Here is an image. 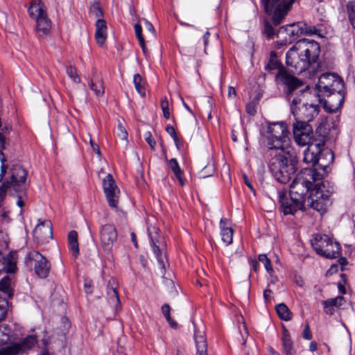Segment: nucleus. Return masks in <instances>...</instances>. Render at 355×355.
<instances>
[{
	"label": "nucleus",
	"mask_w": 355,
	"mask_h": 355,
	"mask_svg": "<svg viewBox=\"0 0 355 355\" xmlns=\"http://www.w3.org/2000/svg\"><path fill=\"white\" fill-rule=\"evenodd\" d=\"M117 232L114 225L106 224L101 225L100 228V239L102 248L105 252L110 253L114 243L117 240Z\"/></svg>",
	"instance_id": "nucleus-14"
},
{
	"label": "nucleus",
	"mask_w": 355,
	"mask_h": 355,
	"mask_svg": "<svg viewBox=\"0 0 355 355\" xmlns=\"http://www.w3.org/2000/svg\"><path fill=\"white\" fill-rule=\"evenodd\" d=\"M103 187L109 206L116 208L118 204L119 189L111 174H107L103 180Z\"/></svg>",
	"instance_id": "nucleus-16"
},
{
	"label": "nucleus",
	"mask_w": 355,
	"mask_h": 355,
	"mask_svg": "<svg viewBox=\"0 0 355 355\" xmlns=\"http://www.w3.org/2000/svg\"><path fill=\"white\" fill-rule=\"evenodd\" d=\"M258 259L259 261L261 262L264 265V267L268 273L271 274L273 272L270 260L267 257L266 254H259Z\"/></svg>",
	"instance_id": "nucleus-41"
},
{
	"label": "nucleus",
	"mask_w": 355,
	"mask_h": 355,
	"mask_svg": "<svg viewBox=\"0 0 355 355\" xmlns=\"http://www.w3.org/2000/svg\"><path fill=\"white\" fill-rule=\"evenodd\" d=\"M279 202L281 205V209L285 215L294 214L297 210H304V203L295 200L294 197L288 196L286 193H279Z\"/></svg>",
	"instance_id": "nucleus-18"
},
{
	"label": "nucleus",
	"mask_w": 355,
	"mask_h": 355,
	"mask_svg": "<svg viewBox=\"0 0 355 355\" xmlns=\"http://www.w3.org/2000/svg\"><path fill=\"white\" fill-rule=\"evenodd\" d=\"M303 35H318L319 37H323L322 31L320 28L315 26H309L303 23Z\"/></svg>",
	"instance_id": "nucleus-35"
},
{
	"label": "nucleus",
	"mask_w": 355,
	"mask_h": 355,
	"mask_svg": "<svg viewBox=\"0 0 355 355\" xmlns=\"http://www.w3.org/2000/svg\"><path fill=\"white\" fill-rule=\"evenodd\" d=\"M133 83L137 92L141 96H145L146 92L144 85H142V78L140 74L137 73L134 76Z\"/></svg>",
	"instance_id": "nucleus-38"
},
{
	"label": "nucleus",
	"mask_w": 355,
	"mask_h": 355,
	"mask_svg": "<svg viewBox=\"0 0 355 355\" xmlns=\"http://www.w3.org/2000/svg\"><path fill=\"white\" fill-rule=\"evenodd\" d=\"M320 174L312 168H304L293 180L289 194L295 200H300L304 204L307 200V194L311 193L313 182L319 178Z\"/></svg>",
	"instance_id": "nucleus-4"
},
{
	"label": "nucleus",
	"mask_w": 355,
	"mask_h": 355,
	"mask_svg": "<svg viewBox=\"0 0 355 355\" xmlns=\"http://www.w3.org/2000/svg\"><path fill=\"white\" fill-rule=\"evenodd\" d=\"M302 336L304 339L306 340H311L312 338V335L308 324L306 326L305 329L303 331Z\"/></svg>",
	"instance_id": "nucleus-52"
},
{
	"label": "nucleus",
	"mask_w": 355,
	"mask_h": 355,
	"mask_svg": "<svg viewBox=\"0 0 355 355\" xmlns=\"http://www.w3.org/2000/svg\"><path fill=\"white\" fill-rule=\"evenodd\" d=\"M28 12L30 17L36 21V29L39 35H47L51 30V22L43 10L41 2H32Z\"/></svg>",
	"instance_id": "nucleus-9"
},
{
	"label": "nucleus",
	"mask_w": 355,
	"mask_h": 355,
	"mask_svg": "<svg viewBox=\"0 0 355 355\" xmlns=\"http://www.w3.org/2000/svg\"><path fill=\"white\" fill-rule=\"evenodd\" d=\"M9 178H7L3 182H8V186L18 192L21 190V186L25 183L26 180V171L20 165H13L9 171Z\"/></svg>",
	"instance_id": "nucleus-15"
},
{
	"label": "nucleus",
	"mask_w": 355,
	"mask_h": 355,
	"mask_svg": "<svg viewBox=\"0 0 355 355\" xmlns=\"http://www.w3.org/2000/svg\"><path fill=\"white\" fill-rule=\"evenodd\" d=\"M34 236L41 242L53 238V228L50 220L40 221L33 231Z\"/></svg>",
	"instance_id": "nucleus-21"
},
{
	"label": "nucleus",
	"mask_w": 355,
	"mask_h": 355,
	"mask_svg": "<svg viewBox=\"0 0 355 355\" xmlns=\"http://www.w3.org/2000/svg\"><path fill=\"white\" fill-rule=\"evenodd\" d=\"M90 11H91L92 14L94 15L97 18V19H102L103 14L101 9L100 8L98 4H97V3L94 4L91 7Z\"/></svg>",
	"instance_id": "nucleus-44"
},
{
	"label": "nucleus",
	"mask_w": 355,
	"mask_h": 355,
	"mask_svg": "<svg viewBox=\"0 0 355 355\" xmlns=\"http://www.w3.org/2000/svg\"><path fill=\"white\" fill-rule=\"evenodd\" d=\"M0 161L1 162V173H0V182L3 180V178L7 173L8 165L6 164V159L5 157L4 154L1 150H0Z\"/></svg>",
	"instance_id": "nucleus-42"
},
{
	"label": "nucleus",
	"mask_w": 355,
	"mask_h": 355,
	"mask_svg": "<svg viewBox=\"0 0 355 355\" xmlns=\"http://www.w3.org/2000/svg\"><path fill=\"white\" fill-rule=\"evenodd\" d=\"M279 25H275L272 22V27L274 31V34L271 37H266L268 40L273 39L275 36H276L282 43H291V40H289V36L288 35V28L287 26H282L279 27L278 29H276V27Z\"/></svg>",
	"instance_id": "nucleus-26"
},
{
	"label": "nucleus",
	"mask_w": 355,
	"mask_h": 355,
	"mask_svg": "<svg viewBox=\"0 0 355 355\" xmlns=\"http://www.w3.org/2000/svg\"><path fill=\"white\" fill-rule=\"evenodd\" d=\"M311 245L317 254L326 258L333 259L340 254V244L326 234H317L311 241Z\"/></svg>",
	"instance_id": "nucleus-8"
},
{
	"label": "nucleus",
	"mask_w": 355,
	"mask_h": 355,
	"mask_svg": "<svg viewBox=\"0 0 355 355\" xmlns=\"http://www.w3.org/2000/svg\"><path fill=\"white\" fill-rule=\"evenodd\" d=\"M168 166L173 172L175 177L178 178L180 184L183 186L184 185V181L182 177L183 171L180 168L179 164L175 158H172L168 162Z\"/></svg>",
	"instance_id": "nucleus-31"
},
{
	"label": "nucleus",
	"mask_w": 355,
	"mask_h": 355,
	"mask_svg": "<svg viewBox=\"0 0 355 355\" xmlns=\"http://www.w3.org/2000/svg\"><path fill=\"white\" fill-rule=\"evenodd\" d=\"M275 310L277 315L281 320L289 321L292 319L293 313L284 303L277 304Z\"/></svg>",
	"instance_id": "nucleus-30"
},
{
	"label": "nucleus",
	"mask_w": 355,
	"mask_h": 355,
	"mask_svg": "<svg viewBox=\"0 0 355 355\" xmlns=\"http://www.w3.org/2000/svg\"><path fill=\"white\" fill-rule=\"evenodd\" d=\"M288 130L284 122L268 123L263 132L268 148V168L275 179L287 183L297 170L298 160L288 150Z\"/></svg>",
	"instance_id": "nucleus-1"
},
{
	"label": "nucleus",
	"mask_w": 355,
	"mask_h": 355,
	"mask_svg": "<svg viewBox=\"0 0 355 355\" xmlns=\"http://www.w3.org/2000/svg\"><path fill=\"white\" fill-rule=\"evenodd\" d=\"M210 35V33L209 31H206V33L203 35V42L204 45L206 46L208 44L209 37Z\"/></svg>",
	"instance_id": "nucleus-62"
},
{
	"label": "nucleus",
	"mask_w": 355,
	"mask_h": 355,
	"mask_svg": "<svg viewBox=\"0 0 355 355\" xmlns=\"http://www.w3.org/2000/svg\"><path fill=\"white\" fill-rule=\"evenodd\" d=\"M194 338L196 347V355H207V344L203 331H196Z\"/></svg>",
	"instance_id": "nucleus-24"
},
{
	"label": "nucleus",
	"mask_w": 355,
	"mask_h": 355,
	"mask_svg": "<svg viewBox=\"0 0 355 355\" xmlns=\"http://www.w3.org/2000/svg\"><path fill=\"white\" fill-rule=\"evenodd\" d=\"M2 355H17L22 353L20 345L17 343H13L4 347L1 352Z\"/></svg>",
	"instance_id": "nucleus-36"
},
{
	"label": "nucleus",
	"mask_w": 355,
	"mask_h": 355,
	"mask_svg": "<svg viewBox=\"0 0 355 355\" xmlns=\"http://www.w3.org/2000/svg\"><path fill=\"white\" fill-rule=\"evenodd\" d=\"M134 28L137 40L144 38L142 35V28L141 24L137 23L135 25Z\"/></svg>",
	"instance_id": "nucleus-49"
},
{
	"label": "nucleus",
	"mask_w": 355,
	"mask_h": 355,
	"mask_svg": "<svg viewBox=\"0 0 355 355\" xmlns=\"http://www.w3.org/2000/svg\"><path fill=\"white\" fill-rule=\"evenodd\" d=\"M139 42V44H140V46L141 47L142 49V51L144 53H146V43H145V40L144 38H142V39H139L138 40Z\"/></svg>",
	"instance_id": "nucleus-60"
},
{
	"label": "nucleus",
	"mask_w": 355,
	"mask_h": 355,
	"mask_svg": "<svg viewBox=\"0 0 355 355\" xmlns=\"http://www.w3.org/2000/svg\"><path fill=\"white\" fill-rule=\"evenodd\" d=\"M324 304V309L326 313L329 315H333L335 312V309L333 306H331V304H326L325 301L323 302Z\"/></svg>",
	"instance_id": "nucleus-51"
},
{
	"label": "nucleus",
	"mask_w": 355,
	"mask_h": 355,
	"mask_svg": "<svg viewBox=\"0 0 355 355\" xmlns=\"http://www.w3.org/2000/svg\"><path fill=\"white\" fill-rule=\"evenodd\" d=\"M66 73L75 83H80L81 80L77 73L76 68L73 65L66 67Z\"/></svg>",
	"instance_id": "nucleus-40"
},
{
	"label": "nucleus",
	"mask_w": 355,
	"mask_h": 355,
	"mask_svg": "<svg viewBox=\"0 0 355 355\" xmlns=\"http://www.w3.org/2000/svg\"><path fill=\"white\" fill-rule=\"evenodd\" d=\"M282 341L284 351L286 355H294L293 341L290 337L288 331L284 327L282 332Z\"/></svg>",
	"instance_id": "nucleus-28"
},
{
	"label": "nucleus",
	"mask_w": 355,
	"mask_h": 355,
	"mask_svg": "<svg viewBox=\"0 0 355 355\" xmlns=\"http://www.w3.org/2000/svg\"><path fill=\"white\" fill-rule=\"evenodd\" d=\"M318 42L302 39L295 42L286 54V64L293 73L300 74L305 71L313 74L321 68Z\"/></svg>",
	"instance_id": "nucleus-2"
},
{
	"label": "nucleus",
	"mask_w": 355,
	"mask_h": 355,
	"mask_svg": "<svg viewBox=\"0 0 355 355\" xmlns=\"http://www.w3.org/2000/svg\"><path fill=\"white\" fill-rule=\"evenodd\" d=\"M319 113V107L313 104L303 103L301 107H299L297 115L295 116V120L304 121L309 123Z\"/></svg>",
	"instance_id": "nucleus-22"
},
{
	"label": "nucleus",
	"mask_w": 355,
	"mask_h": 355,
	"mask_svg": "<svg viewBox=\"0 0 355 355\" xmlns=\"http://www.w3.org/2000/svg\"><path fill=\"white\" fill-rule=\"evenodd\" d=\"M229 223V220L227 218H222L220 220V231H223L224 229H228L230 227L227 226Z\"/></svg>",
	"instance_id": "nucleus-53"
},
{
	"label": "nucleus",
	"mask_w": 355,
	"mask_h": 355,
	"mask_svg": "<svg viewBox=\"0 0 355 355\" xmlns=\"http://www.w3.org/2000/svg\"><path fill=\"white\" fill-rule=\"evenodd\" d=\"M344 82L338 76L333 73H325L320 76L317 84L319 96L344 89Z\"/></svg>",
	"instance_id": "nucleus-11"
},
{
	"label": "nucleus",
	"mask_w": 355,
	"mask_h": 355,
	"mask_svg": "<svg viewBox=\"0 0 355 355\" xmlns=\"http://www.w3.org/2000/svg\"><path fill=\"white\" fill-rule=\"evenodd\" d=\"M293 134L294 140L298 146H305L313 143L311 141L312 128L304 121L295 120L293 124Z\"/></svg>",
	"instance_id": "nucleus-12"
},
{
	"label": "nucleus",
	"mask_w": 355,
	"mask_h": 355,
	"mask_svg": "<svg viewBox=\"0 0 355 355\" xmlns=\"http://www.w3.org/2000/svg\"><path fill=\"white\" fill-rule=\"evenodd\" d=\"M329 197L330 193L328 191H324L318 184H316L307 197V205L318 211L324 213L329 204Z\"/></svg>",
	"instance_id": "nucleus-10"
},
{
	"label": "nucleus",
	"mask_w": 355,
	"mask_h": 355,
	"mask_svg": "<svg viewBox=\"0 0 355 355\" xmlns=\"http://www.w3.org/2000/svg\"><path fill=\"white\" fill-rule=\"evenodd\" d=\"M67 240L69 251L72 256L76 258L79 254L78 233L75 230L70 231L68 234Z\"/></svg>",
	"instance_id": "nucleus-27"
},
{
	"label": "nucleus",
	"mask_w": 355,
	"mask_h": 355,
	"mask_svg": "<svg viewBox=\"0 0 355 355\" xmlns=\"http://www.w3.org/2000/svg\"><path fill=\"white\" fill-rule=\"evenodd\" d=\"M296 89H295V90ZM294 91H295V89L290 94L289 96H287V94L284 91V92L286 94L287 101L291 102L290 103V110H291V112L293 115V116L297 115V112L299 111V107H301L303 104L302 102V96L304 94L303 89H300L295 94V96H293V98L292 99H291L292 97L291 96L292 93Z\"/></svg>",
	"instance_id": "nucleus-23"
},
{
	"label": "nucleus",
	"mask_w": 355,
	"mask_h": 355,
	"mask_svg": "<svg viewBox=\"0 0 355 355\" xmlns=\"http://www.w3.org/2000/svg\"><path fill=\"white\" fill-rule=\"evenodd\" d=\"M119 130L120 131V132L119 133V137L121 139H126L127 137H128V133L123 128L122 125H119Z\"/></svg>",
	"instance_id": "nucleus-55"
},
{
	"label": "nucleus",
	"mask_w": 355,
	"mask_h": 355,
	"mask_svg": "<svg viewBox=\"0 0 355 355\" xmlns=\"http://www.w3.org/2000/svg\"><path fill=\"white\" fill-rule=\"evenodd\" d=\"M107 295L110 304L112 306H117L120 304L119 297L116 288L112 286L107 288Z\"/></svg>",
	"instance_id": "nucleus-34"
},
{
	"label": "nucleus",
	"mask_w": 355,
	"mask_h": 355,
	"mask_svg": "<svg viewBox=\"0 0 355 355\" xmlns=\"http://www.w3.org/2000/svg\"><path fill=\"white\" fill-rule=\"evenodd\" d=\"M347 11L349 21L354 29H355V1H349L347 5Z\"/></svg>",
	"instance_id": "nucleus-37"
},
{
	"label": "nucleus",
	"mask_w": 355,
	"mask_h": 355,
	"mask_svg": "<svg viewBox=\"0 0 355 355\" xmlns=\"http://www.w3.org/2000/svg\"><path fill=\"white\" fill-rule=\"evenodd\" d=\"M150 246L159 266V274L163 277L166 274V243L164 238L160 234L159 230L155 226L148 228Z\"/></svg>",
	"instance_id": "nucleus-7"
},
{
	"label": "nucleus",
	"mask_w": 355,
	"mask_h": 355,
	"mask_svg": "<svg viewBox=\"0 0 355 355\" xmlns=\"http://www.w3.org/2000/svg\"><path fill=\"white\" fill-rule=\"evenodd\" d=\"M89 143L91 145V147L92 148V150L94 153H96L98 156L101 155V151L99 149L98 146L95 144L92 139H89Z\"/></svg>",
	"instance_id": "nucleus-54"
},
{
	"label": "nucleus",
	"mask_w": 355,
	"mask_h": 355,
	"mask_svg": "<svg viewBox=\"0 0 355 355\" xmlns=\"http://www.w3.org/2000/svg\"><path fill=\"white\" fill-rule=\"evenodd\" d=\"M222 241L225 243L226 245H230L233 241V230L230 227L228 229H224L220 231Z\"/></svg>",
	"instance_id": "nucleus-39"
},
{
	"label": "nucleus",
	"mask_w": 355,
	"mask_h": 355,
	"mask_svg": "<svg viewBox=\"0 0 355 355\" xmlns=\"http://www.w3.org/2000/svg\"><path fill=\"white\" fill-rule=\"evenodd\" d=\"M89 88L94 92L97 96H102L105 92L103 80L97 78L95 80H90L88 83Z\"/></svg>",
	"instance_id": "nucleus-32"
},
{
	"label": "nucleus",
	"mask_w": 355,
	"mask_h": 355,
	"mask_svg": "<svg viewBox=\"0 0 355 355\" xmlns=\"http://www.w3.org/2000/svg\"><path fill=\"white\" fill-rule=\"evenodd\" d=\"M288 28V35L289 40H291V42L301 35H303V23L296 22L290 24H287Z\"/></svg>",
	"instance_id": "nucleus-29"
},
{
	"label": "nucleus",
	"mask_w": 355,
	"mask_h": 355,
	"mask_svg": "<svg viewBox=\"0 0 355 355\" xmlns=\"http://www.w3.org/2000/svg\"><path fill=\"white\" fill-rule=\"evenodd\" d=\"M267 71H272L278 69V73L276 75V80L277 82L284 85L283 90L289 96L290 94L295 89H299L302 87L303 83L297 78L288 74L278 60L275 52L272 51L270 55V59L265 67Z\"/></svg>",
	"instance_id": "nucleus-6"
},
{
	"label": "nucleus",
	"mask_w": 355,
	"mask_h": 355,
	"mask_svg": "<svg viewBox=\"0 0 355 355\" xmlns=\"http://www.w3.org/2000/svg\"><path fill=\"white\" fill-rule=\"evenodd\" d=\"M251 268L257 272V270H258V267H259V262L258 261H257L256 259H254V260H252L251 261Z\"/></svg>",
	"instance_id": "nucleus-58"
},
{
	"label": "nucleus",
	"mask_w": 355,
	"mask_h": 355,
	"mask_svg": "<svg viewBox=\"0 0 355 355\" xmlns=\"http://www.w3.org/2000/svg\"><path fill=\"white\" fill-rule=\"evenodd\" d=\"M0 148H5V138L3 135L0 132Z\"/></svg>",
	"instance_id": "nucleus-64"
},
{
	"label": "nucleus",
	"mask_w": 355,
	"mask_h": 355,
	"mask_svg": "<svg viewBox=\"0 0 355 355\" xmlns=\"http://www.w3.org/2000/svg\"><path fill=\"white\" fill-rule=\"evenodd\" d=\"M29 257L35 261V272L40 278H46L50 271V264L47 259L40 252L33 251L30 252Z\"/></svg>",
	"instance_id": "nucleus-20"
},
{
	"label": "nucleus",
	"mask_w": 355,
	"mask_h": 355,
	"mask_svg": "<svg viewBox=\"0 0 355 355\" xmlns=\"http://www.w3.org/2000/svg\"><path fill=\"white\" fill-rule=\"evenodd\" d=\"M344 298L343 297H338L336 298L330 299L325 301L326 304H331V306H333L334 308L336 306H339L342 304V302L343 301Z\"/></svg>",
	"instance_id": "nucleus-45"
},
{
	"label": "nucleus",
	"mask_w": 355,
	"mask_h": 355,
	"mask_svg": "<svg viewBox=\"0 0 355 355\" xmlns=\"http://www.w3.org/2000/svg\"><path fill=\"white\" fill-rule=\"evenodd\" d=\"M107 37V25L103 19H98L96 22L95 38L99 45H103Z\"/></svg>",
	"instance_id": "nucleus-25"
},
{
	"label": "nucleus",
	"mask_w": 355,
	"mask_h": 355,
	"mask_svg": "<svg viewBox=\"0 0 355 355\" xmlns=\"http://www.w3.org/2000/svg\"><path fill=\"white\" fill-rule=\"evenodd\" d=\"M145 139L146 142L149 144V146L151 147V148L154 149L156 143L153 139V136L150 132H147L145 134Z\"/></svg>",
	"instance_id": "nucleus-48"
},
{
	"label": "nucleus",
	"mask_w": 355,
	"mask_h": 355,
	"mask_svg": "<svg viewBox=\"0 0 355 355\" xmlns=\"http://www.w3.org/2000/svg\"><path fill=\"white\" fill-rule=\"evenodd\" d=\"M166 132L171 135V137H175L176 135L175 130V128L171 125H168L166 128Z\"/></svg>",
	"instance_id": "nucleus-57"
},
{
	"label": "nucleus",
	"mask_w": 355,
	"mask_h": 355,
	"mask_svg": "<svg viewBox=\"0 0 355 355\" xmlns=\"http://www.w3.org/2000/svg\"><path fill=\"white\" fill-rule=\"evenodd\" d=\"M309 349L311 352H315L317 350V343L315 341L311 342L309 345Z\"/></svg>",
	"instance_id": "nucleus-63"
},
{
	"label": "nucleus",
	"mask_w": 355,
	"mask_h": 355,
	"mask_svg": "<svg viewBox=\"0 0 355 355\" xmlns=\"http://www.w3.org/2000/svg\"><path fill=\"white\" fill-rule=\"evenodd\" d=\"M20 345L22 352L31 349L37 343V339L34 336H28L17 343Z\"/></svg>",
	"instance_id": "nucleus-33"
},
{
	"label": "nucleus",
	"mask_w": 355,
	"mask_h": 355,
	"mask_svg": "<svg viewBox=\"0 0 355 355\" xmlns=\"http://www.w3.org/2000/svg\"><path fill=\"white\" fill-rule=\"evenodd\" d=\"M307 148L304 151L303 162L310 164L315 171L318 168H325L331 164L334 158L333 152L329 149H322L323 142L311 143L307 144Z\"/></svg>",
	"instance_id": "nucleus-5"
},
{
	"label": "nucleus",
	"mask_w": 355,
	"mask_h": 355,
	"mask_svg": "<svg viewBox=\"0 0 355 355\" xmlns=\"http://www.w3.org/2000/svg\"><path fill=\"white\" fill-rule=\"evenodd\" d=\"M8 247L7 236L3 232H0V275L3 272H15L17 266L12 256L8 254L6 257L3 255L1 249Z\"/></svg>",
	"instance_id": "nucleus-17"
},
{
	"label": "nucleus",
	"mask_w": 355,
	"mask_h": 355,
	"mask_svg": "<svg viewBox=\"0 0 355 355\" xmlns=\"http://www.w3.org/2000/svg\"><path fill=\"white\" fill-rule=\"evenodd\" d=\"M320 96L327 97L323 102L324 110L329 113L336 112L341 107L344 102V89H339V91H331L329 94L327 92V94H323Z\"/></svg>",
	"instance_id": "nucleus-13"
},
{
	"label": "nucleus",
	"mask_w": 355,
	"mask_h": 355,
	"mask_svg": "<svg viewBox=\"0 0 355 355\" xmlns=\"http://www.w3.org/2000/svg\"><path fill=\"white\" fill-rule=\"evenodd\" d=\"M297 0H261L267 17L263 20L262 33L271 37L274 34L272 22L280 25Z\"/></svg>",
	"instance_id": "nucleus-3"
},
{
	"label": "nucleus",
	"mask_w": 355,
	"mask_h": 355,
	"mask_svg": "<svg viewBox=\"0 0 355 355\" xmlns=\"http://www.w3.org/2000/svg\"><path fill=\"white\" fill-rule=\"evenodd\" d=\"M161 108L163 112V115L164 118L166 119H168L170 118V112H169V107H168V101L167 100L166 97H164L162 98L161 101Z\"/></svg>",
	"instance_id": "nucleus-43"
},
{
	"label": "nucleus",
	"mask_w": 355,
	"mask_h": 355,
	"mask_svg": "<svg viewBox=\"0 0 355 355\" xmlns=\"http://www.w3.org/2000/svg\"><path fill=\"white\" fill-rule=\"evenodd\" d=\"M236 96V92L234 87L230 86L228 87V97L229 98H235Z\"/></svg>",
	"instance_id": "nucleus-56"
},
{
	"label": "nucleus",
	"mask_w": 355,
	"mask_h": 355,
	"mask_svg": "<svg viewBox=\"0 0 355 355\" xmlns=\"http://www.w3.org/2000/svg\"><path fill=\"white\" fill-rule=\"evenodd\" d=\"M170 311H171V307H170L169 304H164L162 306V312L163 315H164L166 320H169V319L171 320V317Z\"/></svg>",
	"instance_id": "nucleus-47"
},
{
	"label": "nucleus",
	"mask_w": 355,
	"mask_h": 355,
	"mask_svg": "<svg viewBox=\"0 0 355 355\" xmlns=\"http://www.w3.org/2000/svg\"><path fill=\"white\" fill-rule=\"evenodd\" d=\"M139 21H144L145 28L148 30L149 32H150L152 34H154L155 28L153 25L150 21H148L146 19H140Z\"/></svg>",
	"instance_id": "nucleus-50"
},
{
	"label": "nucleus",
	"mask_w": 355,
	"mask_h": 355,
	"mask_svg": "<svg viewBox=\"0 0 355 355\" xmlns=\"http://www.w3.org/2000/svg\"><path fill=\"white\" fill-rule=\"evenodd\" d=\"M245 111L250 116H254L257 113L256 105L253 102H250L245 105Z\"/></svg>",
	"instance_id": "nucleus-46"
},
{
	"label": "nucleus",
	"mask_w": 355,
	"mask_h": 355,
	"mask_svg": "<svg viewBox=\"0 0 355 355\" xmlns=\"http://www.w3.org/2000/svg\"><path fill=\"white\" fill-rule=\"evenodd\" d=\"M0 291L3 294V297L0 296V321H1L5 318L7 313L8 299L11 298L13 295L10 286V278L8 275L1 279Z\"/></svg>",
	"instance_id": "nucleus-19"
},
{
	"label": "nucleus",
	"mask_w": 355,
	"mask_h": 355,
	"mask_svg": "<svg viewBox=\"0 0 355 355\" xmlns=\"http://www.w3.org/2000/svg\"><path fill=\"white\" fill-rule=\"evenodd\" d=\"M272 293V291L270 289H266L263 292V297L266 301H268L270 299V293Z\"/></svg>",
	"instance_id": "nucleus-61"
},
{
	"label": "nucleus",
	"mask_w": 355,
	"mask_h": 355,
	"mask_svg": "<svg viewBox=\"0 0 355 355\" xmlns=\"http://www.w3.org/2000/svg\"><path fill=\"white\" fill-rule=\"evenodd\" d=\"M243 178L245 184L248 187L249 189H250L251 191H254V188L252 185V183L250 182L248 177L245 175H244Z\"/></svg>",
	"instance_id": "nucleus-59"
}]
</instances>
